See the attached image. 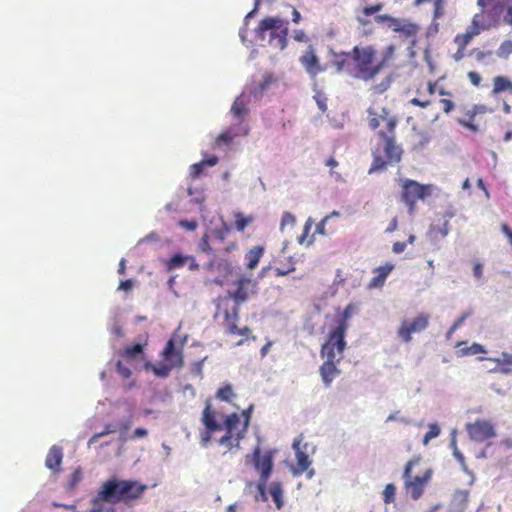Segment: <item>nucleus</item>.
I'll list each match as a JSON object with an SVG mask.
<instances>
[{
  "mask_svg": "<svg viewBox=\"0 0 512 512\" xmlns=\"http://www.w3.org/2000/svg\"><path fill=\"white\" fill-rule=\"evenodd\" d=\"M368 114V124L372 130L378 129L381 123L385 124L384 129L377 133L379 143L372 151L373 162L369 169V174H371L384 170L387 165L400 162L403 150L396 144L395 129L398 120L395 116L390 115L389 109L386 107L379 110L370 108Z\"/></svg>",
  "mask_w": 512,
  "mask_h": 512,
  "instance_id": "f257e3e1",
  "label": "nucleus"
},
{
  "mask_svg": "<svg viewBox=\"0 0 512 512\" xmlns=\"http://www.w3.org/2000/svg\"><path fill=\"white\" fill-rule=\"evenodd\" d=\"M395 48L390 45L377 57V51L373 46H355L351 51V59L353 62L350 70V76L370 81L374 79L385 67L388 66L394 55Z\"/></svg>",
  "mask_w": 512,
  "mask_h": 512,
  "instance_id": "f03ea898",
  "label": "nucleus"
},
{
  "mask_svg": "<svg viewBox=\"0 0 512 512\" xmlns=\"http://www.w3.org/2000/svg\"><path fill=\"white\" fill-rule=\"evenodd\" d=\"M420 461V456L410 459L405 464L402 474L406 494L413 500H418L423 496L433 476L432 468H425L419 470L417 473L413 472V469L419 465Z\"/></svg>",
  "mask_w": 512,
  "mask_h": 512,
  "instance_id": "7ed1b4c3",
  "label": "nucleus"
},
{
  "mask_svg": "<svg viewBox=\"0 0 512 512\" xmlns=\"http://www.w3.org/2000/svg\"><path fill=\"white\" fill-rule=\"evenodd\" d=\"M255 32L259 39H268L269 44L275 48L283 50L287 46L288 22L280 17L262 19Z\"/></svg>",
  "mask_w": 512,
  "mask_h": 512,
  "instance_id": "20e7f679",
  "label": "nucleus"
},
{
  "mask_svg": "<svg viewBox=\"0 0 512 512\" xmlns=\"http://www.w3.org/2000/svg\"><path fill=\"white\" fill-rule=\"evenodd\" d=\"M239 312L240 305L231 303L228 298H220L218 300L217 314L223 315V326L225 328V332L229 335L245 337V339H241L237 342L238 346L244 344L245 340L249 338L252 340L256 339V336H250L251 329L248 326H244L242 328L237 326V322L239 321Z\"/></svg>",
  "mask_w": 512,
  "mask_h": 512,
  "instance_id": "39448f33",
  "label": "nucleus"
},
{
  "mask_svg": "<svg viewBox=\"0 0 512 512\" xmlns=\"http://www.w3.org/2000/svg\"><path fill=\"white\" fill-rule=\"evenodd\" d=\"M221 425L225 433L217 440L218 445L224 448V453L239 449L247 433V422L241 423V416L233 412L224 418Z\"/></svg>",
  "mask_w": 512,
  "mask_h": 512,
  "instance_id": "423d86ee",
  "label": "nucleus"
},
{
  "mask_svg": "<svg viewBox=\"0 0 512 512\" xmlns=\"http://www.w3.org/2000/svg\"><path fill=\"white\" fill-rule=\"evenodd\" d=\"M221 425L225 433L217 440L218 445L224 448V453L239 449L247 433V422L241 423V416L233 412L224 418Z\"/></svg>",
  "mask_w": 512,
  "mask_h": 512,
  "instance_id": "0eeeda50",
  "label": "nucleus"
},
{
  "mask_svg": "<svg viewBox=\"0 0 512 512\" xmlns=\"http://www.w3.org/2000/svg\"><path fill=\"white\" fill-rule=\"evenodd\" d=\"M251 461L255 470L259 472V480L257 483L258 492L262 500H267L266 486L273 470V452L265 451L262 453L261 448L256 446L253 449Z\"/></svg>",
  "mask_w": 512,
  "mask_h": 512,
  "instance_id": "6e6552de",
  "label": "nucleus"
},
{
  "mask_svg": "<svg viewBox=\"0 0 512 512\" xmlns=\"http://www.w3.org/2000/svg\"><path fill=\"white\" fill-rule=\"evenodd\" d=\"M498 22L499 19L480 11L474 15L466 32L456 35L454 42L459 48L465 49L474 36L480 34L482 30H486L495 26Z\"/></svg>",
  "mask_w": 512,
  "mask_h": 512,
  "instance_id": "1a4fd4ad",
  "label": "nucleus"
},
{
  "mask_svg": "<svg viewBox=\"0 0 512 512\" xmlns=\"http://www.w3.org/2000/svg\"><path fill=\"white\" fill-rule=\"evenodd\" d=\"M433 185L420 184L415 180L406 179L402 184L401 199L407 205L410 214H413L416 208L417 200H424L431 196Z\"/></svg>",
  "mask_w": 512,
  "mask_h": 512,
  "instance_id": "9d476101",
  "label": "nucleus"
},
{
  "mask_svg": "<svg viewBox=\"0 0 512 512\" xmlns=\"http://www.w3.org/2000/svg\"><path fill=\"white\" fill-rule=\"evenodd\" d=\"M347 330L344 327L334 326L328 333L326 341L321 346V356L323 358H331L341 360L343 353L347 347L345 341Z\"/></svg>",
  "mask_w": 512,
  "mask_h": 512,
  "instance_id": "9b49d317",
  "label": "nucleus"
},
{
  "mask_svg": "<svg viewBox=\"0 0 512 512\" xmlns=\"http://www.w3.org/2000/svg\"><path fill=\"white\" fill-rule=\"evenodd\" d=\"M465 430L469 438L477 443L489 442L497 435L493 421L484 418L466 423Z\"/></svg>",
  "mask_w": 512,
  "mask_h": 512,
  "instance_id": "f8f14e48",
  "label": "nucleus"
},
{
  "mask_svg": "<svg viewBox=\"0 0 512 512\" xmlns=\"http://www.w3.org/2000/svg\"><path fill=\"white\" fill-rule=\"evenodd\" d=\"M201 422L205 429L200 432V444L207 447L215 432L222 430V425L217 421V413L210 402H206L202 411Z\"/></svg>",
  "mask_w": 512,
  "mask_h": 512,
  "instance_id": "ddd939ff",
  "label": "nucleus"
},
{
  "mask_svg": "<svg viewBox=\"0 0 512 512\" xmlns=\"http://www.w3.org/2000/svg\"><path fill=\"white\" fill-rule=\"evenodd\" d=\"M235 285L236 289L228 292V295L224 297L228 298L230 302L233 300L234 304L240 305L247 301L250 295L257 293V281L245 275L240 276Z\"/></svg>",
  "mask_w": 512,
  "mask_h": 512,
  "instance_id": "4468645a",
  "label": "nucleus"
},
{
  "mask_svg": "<svg viewBox=\"0 0 512 512\" xmlns=\"http://www.w3.org/2000/svg\"><path fill=\"white\" fill-rule=\"evenodd\" d=\"M429 325V315L418 314L413 320H403L398 328L397 335L405 343L412 340L413 333L424 331Z\"/></svg>",
  "mask_w": 512,
  "mask_h": 512,
  "instance_id": "2eb2a0df",
  "label": "nucleus"
},
{
  "mask_svg": "<svg viewBox=\"0 0 512 512\" xmlns=\"http://www.w3.org/2000/svg\"><path fill=\"white\" fill-rule=\"evenodd\" d=\"M120 488H121V502L125 504H130L134 500L141 497V495L147 489V485L141 484L138 481L134 480H121L120 479Z\"/></svg>",
  "mask_w": 512,
  "mask_h": 512,
  "instance_id": "dca6fc26",
  "label": "nucleus"
},
{
  "mask_svg": "<svg viewBox=\"0 0 512 512\" xmlns=\"http://www.w3.org/2000/svg\"><path fill=\"white\" fill-rule=\"evenodd\" d=\"M161 357L173 368H182L184 366L183 344L176 348L175 340L170 338L161 352Z\"/></svg>",
  "mask_w": 512,
  "mask_h": 512,
  "instance_id": "f3484780",
  "label": "nucleus"
},
{
  "mask_svg": "<svg viewBox=\"0 0 512 512\" xmlns=\"http://www.w3.org/2000/svg\"><path fill=\"white\" fill-rule=\"evenodd\" d=\"M299 61L312 78H315L319 73L324 71L312 46L306 49Z\"/></svg>",
  "mask_w": 512,
  "mask_h": 512,
  "instance_id": "a211bd4d",
  "label": "nucleus"
},
{
  "mask_svg": "<svg viewBox=\"0 0 512 512\" xmlns=\"http://www.w3.org/2000/svg\"><path fill=\"white\" fill-rule=\"evenodd\" d=\"M300 440H295L293 442V448L295 450L296 454V467L294 468V475H300L304 472H306V475L308 478H312L314 475V470L309 469V466L311 465V460L309 459V456L300 449Z\"/></svg>",
  "mask_w": 512,
  "mask_h": 512,
  "instance_id": "6ab92c4d",
  "label": "nucleus"
},
{
  "mask_svg": "<svg viewBox=\"0 0 512 512\" xmlns=\"http://www.w3.org/2000/svg\"><path fill=\"white\" fill-rule=\"evenodd\" d=\"M101 493L108 498L109 504H117L121 502L120 479L113 477L102 483L100 487Z\"/></svg>",
  "mask_w": 512,
  "mask_h": 512,
  "instance_id": "aec40b11",
  "label": "nucleus"
},
{
  "mask_svg": "<svg viewBox=\"0 0 512 512\" xmlns=\"http://www.w3.org/2000/svg\"><path fill=\"white\" fill-rule=\"evenodd\" d=\"M338 359L326 358L323 364L320 366L319 372L323 383L326 387H329L336 376L340 374V370L336 364L339 363Z\"/></svg>",
  "mask_w": 512,
  "mask_h": 512,
  "instance_id": "412c9836",
  "label": "nucleus"
},
{
  "mask_svg": "<svg viewBox=\"0 0 512 512\" xmlns=\"http://www.w3.org/2000/svg\"><path fill=\"white\" fill-rule=\"evenodd\" d=\"M477 5L481 8V12L497 19H500L505 10L503 0H477Z\"/></svg>",
  "mask_w": 512,
  "mask_h": 512,
  "instance_id": "4be33fe9",
  "label": "nucleus"
},
{
  "mask_svg": "<svg viewBox=\"0 0 512 512\" xmlns=\"http://www.w3.org/2000/svg\"><path fill=\"white\" fill-rule=\"evenodd\" d=\"M249 103H250V99L248 97L244 96L243 94H241L234 100V102L231 106V113H232L233 117L235 119H237V121L239 123H242L244 121L245 117L248 115Z\"/></svg>",
  "mask_w": 512,
  "mask_h": 512,
  "instance_id": "5701e85b",
  "label": "nucleus"
},
{
  "mask_svg": "<svg viewBox=\"0 0 512 512\" xmlns=\"http://www.w3.org/2000/svg\"><path fill=\"white\" fill-rule=\"evenodd\" d=\"M63 460V450L60 446L53 445L46 456L45 466L52 470L54 473L60 471V466Z\"/></svg>",
  "mask_w": 512,
  "mask_h": 512,
  "instance_id": "b1692460",
  "label": "nucleus"
},
{
  "mask_svg": "<svg viewBox=\"0 0 512 512\" xmlns=\"http://www.w3.org/2000/svg\"><path fill=\"white\" fill-rule=\"evenodd\" d=\"M394 269V265L392 263H386L383 266H379L374 269V276L370 280L369 287L370 288H378L382 287L388 277V275Z\"/></svg>",
  "mask_w": 512,
  "mask_h": 512,
  "instance_id": "393cba45",
  "label": "nucleus"
},
{
  "mask_svg": "<svg viewBox=\"0 0 512 512\" xmlns=\"http://www.w3.org/2000/svg\"><path fill=\"white\" fill-rule=\"evenodd\" d=\"M352 65L353 62L351 59V52H341L336 54L334 66L338 72H346L348 75H350Z\"/></svg>",
  "mask_w": 512,
  "mask_h": 512,
  "instance_id": "a878e982",
  "label": "nucleus"
},
{
  "mask_svg": "<svg viewBox=\"0 0 512 512\" xmlns=\"http://www.w3.org/2000/svg\"><path fill=\"white\" fill-rule=\"evenodd\" d=\"M264 254V248L262 246H254L252 247L246 254V267L249 270H253L257 267L260 259Z\"/></svg>",
  "mask_w": 512,
  "mask_h": 512,
  "instance_id": "bb28decb",
  "label": "nucleus"
},
{
  "mask_svg": "<svg viewBox=\"0 0 512 512\" xmlns=\"http://www.w3.org/2000/svg\"><path fill=\"white\" fill-rule=\"evenodd\" d=\"M456 347L459 348L457 354L461 357L486 353L484 347L478 343L467 346V342L459 341Z\"/></svg>",
  "mask_w": 512,
  "mask_h": 512,
  "instance_id": "cd10ccee",
  "label": "nucleus"
},
{
  "mask_svg": "<svg viewBox=\"0 0 512 512\" xmlns=\"http://www.w3.org/2000/svg\"><path fill=\"white\" fill-rule=\"evenodd\" d=\"M108 498H105L99 489L97 495L91 500V507L88 512H113L112 508L107 506Z\"/></svg>",
  "mask_w": 512,
  "mask_h": 512,
  "instance_id": "c85d7f7f",
  "label": "nucleus"
},
{
  "mask_svg": "<svg viewBox=\"0 0 512 512\" xmlns=\"http://www.w3.org/2000/svg\"><path fill=\"white\" fill-rule=\"evenodd\" d=\"M216 397L224 402H227L233 406H236L233 400L236 398V394L230 383L223 384L216 392Z\"/></svg>",
  "mask_w": 512,
  "mask_h": 512,
  "instance_id": "c756f323",
  "label": "nucleus"
},
{
  "mask_svg": "<svg viewBox=\"0 0 512 512\" xmlns=\"http://www.w3.org/2000/svg\"><path fill=\"white\" fill-rule=\"evenodd\" d=\"M356 306L352 303L348 304L344 310L342 311L341 315L336 319V327H344V330H348L349 327V319L353 316L355 313Z\"/></svg>",
  "mask_w": 512,
  "mask_h": 512,
  "instance_id": "7c9ffc66",
  "label": "nucleus"
},
{
  "mask_svg": "<svg viewBox=\"0 0 512 512\" xmlns=\"http://www.w3.org/2000/svg\"><path fill=\"white\" fill-rule=\"evenodd\" d=\"M146 369H151L155 376L160 378H166L170 375L171 371L174 369L171 365L166 362L150 364L147 363L145 365Z\"/></svg>",
  "mask_w": 512,
  "mask_h": 512,
  "instance_id": "2f4dec72",
  "label": "nucleus"
},
{
  "mask_svg": "<svg viewBox=\"0 0 512 512\" xmlns=\"http://www.w3.org/2000/svg\"><path fill=\"white\" fill-rule=\"evenodd\" d=\"M269 493L274 501L277 509L283 506V488L280 482H273L269 487Z\"/></svg>",
  "mask_w": 512,
  "mask_h": 512,
  "instance_id": "473e14b6",
  "label": "nucleus"
},
{
  "mask_svg": "<svg viewBox=\"0 0 512 512\" xmlns=\"http://www.w3.org/2000/svg\"><path fill=\"white\" fill-rule=\"evenodd\" d=\"M145 344H134L124 348L121 352V356L128 360L136 359L139 355L143 354Z\"/></svg>",
  "mask_w": 512,
  "mask_h": 512,
  "instance_id": "72a5a7b5",
  "label": "nucleus"
},
{
  "mask_svg": "<svg viewBox=\"0 0 512 512\" xmlns=\"http://www.w3.org/2000/svg\"><path fill=\"white\" fill-rule=\"evenodd\" d=\"M187 260V255L174 254L169 260H167L166 268L168 271L182 268L186 266Z\"/></svg>",
  "mask_w": 512,
  "mask_h": 512,
  "instance_id": "f704fd0d",
  "label": "nucleus"
},
{
  "mask_svg": "<svg viewBox=\"0 0 512 512\" xmlns=\"http://www.w3.org/2000/svg\"><path fill=\"white\" fill-rule=\"evenodd\" d=\"M389 27H391L395 32H403L407 35H410L414 31L413 25H402L401 21L394 17H391Z\"/></svg>",
  "mask_w": 512,
  "mask_h": 512,
  "instance_id": "c9c22d12",
  "label": "nucleus"
},
{
  "mask_svg": "<svg viewBox=\"0 0 512 512\" xmlns=\"http://www.w3.org/2000/svg\"><path fill=\"white\" fill-rule=\"evenodd\" d=\"M234 218V227L238 231H244V229L253 221L251 216H244L242 213H236Z\"/></svg>",
  "mask_w": 512,
  "mask_h": 512,
  "instance_id": "e433bc0d",
  "label": "nucleus"
},
{
  "mask_svg": "<svg viewBox=\"0 0 512 512\" xmlns=\"http://www.w3.org/2000/svg\"><path fill=\"white\" fill-rule=\"evenodd\" d=\"M396 487L394 484L389 483L385 486L382 492V499L385 504H390L395 501Z\"/></svg>",
  "mask_w": 512,
  "mask_h": 512,
  "instance_id": "4c0bfd02",
  "label": "nucleus"
},
{
  "mask_svg": "<svg viewBox=\"0 0 512 512\" xmlns=\"http://www.w3.org/2000/svg\"><path fill=\"white\" fill-rule=\"evenodd\" d=\"M273 82H275L274 76L271 73L265 74L262 82L254 90V94L264 92Z\"/></svg>",
  "mask_w": 512,
  "mask_h": 512,
  "instance_id": "58836bf2",
  "label": "nucleus"
},
{
  "mask_svg": "<svg viewBox=\"0 0 512 512\" xmlns=\"http://www.w3.org/2000/svg\"><path fill=\"white\" fill-rule=\"evenodd\" d=\"M237 136L236 133H233L231 130H226V131H223L221 134H219V136L216 138V143L218 145L220 144H225V145H228L230 144L233 139Z\"/></svg>",
  "mask_w": 512,
  "mask_h": 512,
  "instance_id": "ea45409f",
  "label": "nucleus"
},
{
  "mask_svg": "<svg viewBox=\"0 0 512 512\" xmlns=\"http://www.w3.org/2000/svg\"><path fill=\"white\" fill-rule=\"evenodd\" d=\"M439 434H440L439 426L435 423L430 424L428 432L424 435L423 444L427 445L431 439L438 437Z\"/></svg>",
  "mask_w": 512,
  "mask_h": 512,
  "instance_id": "a19ab883",
  "label": "nucleus"
},
{
  "mask_svg": "<svg viewBox=\"0 0 512 512\" xmlns=\"http://www.w3.org/2000/svg\"><path fill=\"white\" fill-rule=\"evenodd\" d=\"M82 480V472L81 469H75L73 473L70 476V479L68 481V487L69 489H74L79 482Z\"/></svg>",
  "mask_w": 512,
  "mask_h": 512,
  "instance_id": "79ce46f5",
  "label": "nucleus"
},
{
  "mask_svg": "<svg viewBox=\"0 0 512 512\" xmlns=\"http://www.w3.org/2000/svg\"><path fill=\"white\" fill-rule=\"evenodd\" d=\"M296 222V218L290 212H284L280 222V229L284 230L286 226H293Z\"/></svg>",
  "mask_w": 512,
  "mask_h": 512,
  "instance_id": "37998d69",
  "label": "nucleus"
},
{
  "mask_svg": "<svg viewBox=\"0 0 512 512\" xmlns=\"http://www.w3.org/2000/svg\"><path fill=\"white\" fill-rule=\"evenodd\" d=\"M116 370L123 379H128L132 375L131 369L123 364L122 361H117Z\"/></svg>",
  "mask_w": 512,
  "mask_h": 512,
  "instance_id": "c03bdc74",
  "label": "nucleus"
},
{
  "mask_svg": "<svg viewBox=\"0 0 512 512\" xmlns=\"http://www.w3.org/2000/svg\"><path fill=\"white\" fill-rule=\"evenodd\" d=\"M449 229H450V225H449V219L446 218L444 220V223L442 226H433L431 228L432 232L436 233V234H440L442 237H445L448 235L449 233Z\"/></svg>",
  "mask_w": 512,
  "mask_h": 512,
  "instance_id": "a18cd8bd",
  "label": "nucleus"
},
{
  "mask_svg": "<svg viewBox=\"0 0 512 512\" xmlns=\"http://www.w3.org/2000/svg\"><path fill=\"white\" fill-rule=\"evenodd\" d=\"M470 315V313H464L458 319L455 320L453 325L450 327L447 337L450 338L451 335L462 325V323L466 320V318Z\"/></svg>",
  "mask_w": 512,
  "mask_h": 512,
  "instance_id": "49530a36",
  "label": "nucleus"
},
{
  "mask_svg": "<svg viewBox=\"0 0 512 512\" xmlns=\"http://www.w3.org/2000/svg\"><path fill=\"white\" fill-rule=\"evenodd\" d=\"M203 168H204V162H201V161L191 165L190 166V176L193 179H197L201 175Z\"/></svg>",
  "mask_w": 512,
  "mask_h": 512,
  "instance_id": "de8ad7c7",
  "label": "nucleus"
},
{
  "mask_svg": "<svg viewBox=\"0 0 512 512\" xmlns=\"http://www.w3.org/2000/svg\"><path fill=\"white\" fill-rule=\"evenodd\" d=\"M199 249L207 254L212 252V248L209 244V236L208 234H204L199 242Z\"/></svg>",
  "mask_w": 512,
  "mask_h": 512,
  "instance_id": "09e8293b",
  "label": "nucleus"
},
{
  "mask_svg": "<svg viewBox=\"0 0 512 512\" xmlns=\"http://www.w3.org/2000/svg\"><path fill=\"white\" fill-rule=\"evenodd\" d=\"M311 228H312V220H311V218H309L304 225L302 234L298 237L299 244L305 243V240L308 237V234H309Z\"/></svg>",
  "mask_w": 512,
  "mask_h": 512,
  "instance_id": "8fccbe9b",
  "label": "nucleus"
},
{
  "mask_svg": "<svg viewBox=\"0 0 512 512\" xmlns=\"http://www.w3.org/2000/svg\"><path fill=\"white\" fill-rule=\"evenodd\" d=\"M383 8V4L382 3H377L375 5H372V6H366L362 9V13L365 15V16H370V15H373L379 11H381Z\"/></svg>",
  "mask_w": 512,
  "mask_h": 512,
  "instance_id": "3c124183",
  "label": "nucleus"
},
{
  "mask_svg": "<svg viewBox=\"0 0 512 512\" xmlns=\"http://www.w3.org/2000/svg\"><path fill=\"white\" fill-rule=\"evenodd\" d=\"M276 276H285L293 271H295V266L291 263L288 267L285 266H277L274 269Z\"/></svg>",
  "mask_w": 512,
  "mask_h": 512,
  "instance_id": "603ef678",
  "label": "nucleus"
},
{
  "mask_svg": "<svg viewBox=\"0 0 512 512\" xmlns=\"http://www.w3.org/2000/svg\"><path fill=\"white\" fill-rule=\"evenodd\" d=\"M459 124L467 129H469L470 131H472L473 133H476L479 131V128L477 125L474 124V118H471L469 117V120H459L458 121Z\"/></svg>",
  "mask_w": 512,
  "mask_h": 512,
  "instance_id": "864d4df0",
  "label": "nucleus"
},
{
  "mask_svg": "<svg viewBox=\"0 0 512 512\" xmlns=\"http://www.w3.org/2000/svg\"><path fill=\"white\" fill-rule=\"evenodd\" d=\"M468 79L470 80L471 84L475 87H479L482 81L481 75L476 71H470L467 74Z\"/></svg>",
  "mask_w": 512,
  "mask_h": 512,
  "instance_id": "5fc2aeb1",
  "label": "nucleus"
},
{
  "mask_svg": "<svg viewBox=\"0 0 512 512\" xmlns=\"http://www.w3.org/2000/svg\"><path fill=\"white\" fill-rule=\"evenodd\" d=\"M444 13V0L434 1V17L440 18Z\"/></svg>",
  "mask_w": 512,
  "mask_h": 512,
  "instance_id": "6e6d98bb",
  "label": "nucleus"
},
{
  "mask_svg": "<svg viewBox=\"0 0 512 512\" xmlns=\"http://www.w3.org/2000/svg\"><path fill=\"white\" fill-rule=\"evenodd\" d=\"M253 406L251 405L247 409H244L241 414H238L241 416V423L247 422V428L249 427L250 420H251V413H252Z\"/></svg>",
  "mask_w": 512,
  "mask_h": 512,
  "instance_id": "4d7b16f0",
  "label": "nucleus"
},
{
  "mask_svg": "<svg viewBox=\"0 0 512 512\" xmlns=\"http://www.w3.org/2000/svg\"><path fill=\"white\" fill-rule=\"evenodd\" d=\"M499 365L512 366V355L503 352L501 358L495 360Z\"/></svg>",
  "mask_w": 512,
  "mask_h": 512,
  "instance_id": "13d9d810",
  "label": "nucleus"
},
{
  "mask_svg": "<svg viewBox=\"0 0 512 512\" xmlns=\"http://www.w3.org/2000/svg\"><path fill=\"white\" fill-rule=\"evenodd\" d=\"M179 225L189 231H194L198 226L195 220H181Z\"/></svg>",
  "mask_w": 512,
  "mask_h": 512,
  "instance_id": "bf43d9fd",
  "label": "nucleus"
},
{
  "mask_svg": "<svg viewBox=\"0 0 512 512\" xmlns=\"http://www.w3.org/2000/svg\"><path fill=\"white\" fill-rule=\"evenodd\" d=\"M330 218V216H325L321 222H319L316 226V230L315 232L318 233V234H321V235H327V232H326V229H325V225H326V222L327 220Z\"/></svg>",
  "mask_w": 512,
  "mask_h": 512,
  "instance_id": "052dcab7",
  "label": "nucleus"
},
{
  "mask_svg": "<svg viewBox=\"0 0 512 512\" xmlns=\"http://www.w3.org/2000/svg\"><path fill=\"white\" fill-rule=\"evenodd\" d=\"M501 231L506 236L509 244L512 246V230L506 223L501 224Z\"/></svg>",
  "mask_w": 512,
  "mask_h": 512,
  "instance_id": "680f3d73",
  "label": "nucleus"
},
{
  "mask_svg": "<svg viewBox=\"0 0 512 512\" xmlns=\"http://www.w3.org/2000/svg\"><path fill=\"white\" fill-rule=\"evenodd\" d=\"M410 103L414 106H418L421 108H426L431 104L430 100H420L419 98H412Z\"/></svg>",
  "mask_w": 512,
  "mask_h": 512,
  "instance_id": "e2e57ef3",
  "label": "nucleus"
},
{
  "mask_svg": "<svg viewBox=\"0 0 512 512\" xmlns=\"http://www.w3.org/2000/svg\"><path fill=\"white\" fill-rule=\"evenodd\" d=\"M440 103L443 105V111L445 113L451 112L454 108V103L450 99L443 98L440 100Z\"/></svg>",
  "mask_w": 512,
  "mask_h": 512,
  "instance_id": "0e129e2a",
  "label": "nucleus"
},
{
  "mask_svg": "<svg viewBox=\"0 0 512 512\" xmlns=\"http://www.w3.org/2000/svg\"><path fill=\"white\" fill-rule=\"evenodd\" d=\"M473 275L477 279H481L483 276V266L481 263L476 262L473 265Z\"/></svg>",
  "mask_w": 512,
  "mask_h": 512,
  "instance_id": "69168bd1",
  "label": "nucleus"
},
{
  "mask_svg": "<svg viewBox=\"0 0 512 512\" xmlns=\"http://www.w3.org/2000/svg\"><path fill=\"white\" fill-rule=\"evenodd\" d=\"M486 112V108L483 105H475L472 110L468 112L469 117L474 118L477 114Z\"/></svg>",
  "mask_w": 512,
  "mask_h": 512,
  "instance_id": "338daca9",
  "label": "nucleus"
},
{
  "mask_svg": "<svg viewBox=\"0 0 512 512\" xmlns=\"http://www.w3.org/2000/svg\"><path fill=\"white\" fill-rule=\"evenodd\" d=\"M132 287H133V282L130 279L121 281L119 284V289L123 290L127 293L131 291Z\"/></svg>",
  "mask_w": 512,
  "mask_h": 512,
  "instance_id": "774afa93",
  "label": "nucleus"
}]
</instances>
